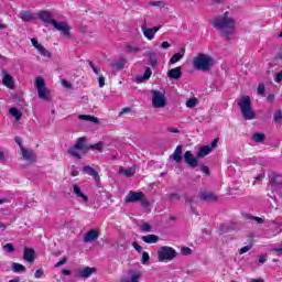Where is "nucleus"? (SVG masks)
Masks as SVG:
<instances>
[{
  "mask_svg": "<svg viewBox=\"0 0 282 282\" xmlns=\"http://www.w3.org/2000/svg\"><path fill=\"white\" fill-rule=\"evenodd\" d=\"M213 25L223 39L232 41L235 32H237V22L230 17V12L226 11L224 14L214 18Z\"/></svg>",
  "mask_w": 282,
  "mask_h": 282,
  "instance_id": "nucleus-1",
  "label": "nucleus"
},
{
  "mask_svg": "<svg viewBox=\"0 0 282 282\" xmlns=\"http://www.w3.org/2000/svg\"><path fill=\"white\" fill-rule=\"evenodd\" d=\"M213 64V57L204 53H198L197 56L193 58V67L198 72H209Z\"/></svg>",
  "mask_w": 282,
  "mask_h": 282,
  "instance_id": "nucleus-2",
  "label": "nucleus"
},
{
  "mask_svg": "<svg viewBox=\"0 0 282 282\" xmlns=\"http://www.w3.org/2000/svg\"><path fill=\"white\" fill-rule=\"evenodd\" d=\"M238 107H240V111L245 120H254L257 113H254V109H252L250 96H243L240 98L238 100Z\"/></svg>",
  "mask_w": 282,
  "mask_h": 282,
  "instance_id": "nucleus-3",
  "label": "nucleus"
},
{
  "mask_svg": "<svg viewBox=\"0 0 282 282\" xmlns=\"http://www.w3.org/2000/svg\"><path fill=\"white\" fill-rule=\"evenodd\" d=\"M127 204H135V202H140L143 208H149L151 206V202L142 192L130 191L126 196Z\"/></svg>",
  "mask_w": 282,
  "mask_h": 282,
  "instance_id": "nucleus-4",
  "label": "nucleus"
},
{
  "mask_svg": "<svg viewBox=\"0 0 282 282\" xmlns=\"http://www.w3.org/2000/svg\"><path fill=\"white\" fill-rule=\"evenodd\" d=\"M175 257H177V251H175V249L169 246L161 247L160 250L158 251V259L160 263L164 261H173Z\"/></svg>",
  "mask_w": 282,
  "mask_h": 282,
  "instance_id": "nucleus-5",
  "label": "nucleus"
},
{
  "mask_svg": "<svg viewBox=\"0 0 282 282\" xmlns=\"http://www.w3.org/2000/svg\"><path fill=\"white\" fill-rule=\"evenodd\" d=\"M35 87L41 100H47L50 98V90L45 87V79L43 77L39 76L35 78Z\"/></svg>",
  "mask_w": 282,
  "mask_h": 282,
  "instance_id": "nucleus-6",
  "label": "nucleus"
},
{
  "mask_svg": "<svg viewBox=\"0 0 282 282\" xmlns=\"http://www.w3.org/2000/svg\"><path fill=\"white\" fill-rule=\"evenodd\" d=\"M152 105L154 109H162L166 107V97L159 90H152Z\"/></svg>",
  "mask_w": 282,
  "mask_h": 282,
  "instance_id": "nucleus-7",
  "label": "nucleus"
},
{
  "mask_svg": "<svg viewBox=\"0 0 282 282\" xmlns=\"http://www.w3.org/2000/svg\"><path fill=\"white\" fill-rule=\"evenodd\" d=\"M128 278H122L121 282H140L142 279V271L138 269L128 270Z\"/></svg>",
  "mask_w": 282,
  "mask_h": 282,
  "instance_id": "nucleus-8",
  "label": "nucleus"
},
{
  "mask_svg": "<svg viewBox=\"0 0 282 282\" xmlns=\"http://www.w3.org/2000/svg\"><path fill=\"white\" fill-rule=\"evenodd\" d=\"M217 144H219V139H214L209 145L202 147L197 153L198 158H206L213 149H217Z\"/></svg>",
  "mask_w": 282,
  "mask_h": 282,
  "instance_id": "nucleus-9",
  "label": "nucleus"
},
{
  "mask_svg": "<svg viewBox=\"0 0 282 282\" xmlns=\"http://www.w3.org/2000/svg\"><path fill=\"white\" fill-rule=\"evenodd\" d=\"M184 162L189 165L191 169H197V166H199V160H197L191 151H186L184 153Z\"/></svg>",
  "mask_w": 282,
  "mask_h": 282,
  "instance_id": "nucleus-10",
  "label": "nucleus"
},
{
  "mask_svg": "<svg viewBox=\"0 0 282 282\" xmlns=\"http://www.w3.org/2000/svg\"><path fill=\"white\" fill-rule=\"evenodd\" d=\"M52 25L53 28H55V30L62 32L64 36H69V30H72V28L69 26V24H67V22H57L55 20Z\"/></svg>",
  "mask_w": 282,
  "mask_h": 282,
  "instance_id": "nucleus-11",
  "label": "nucleus"
},
{
  "mask_svg": "<svg viewBox=\"0 0 282 282\" xmlns=\"http://www.w3.org/2000/svg\"><path fill=\"white\" fill-rule=\"evenodd\" d=\"M21 153H22L23 160L29 162V164H34V162H36V153H34L32 150L21 147Z\"/></svg>",
  "mask_w": 282,
  "mask_h": 282,
  "instance_id": "nucleus-12",
  "label": "nucleus"
},
{
  "mask_svg": "<svg viewBox=\"0 0 282 282\" xmlns=\"http://www.w3.org/2000/svg\"><path fill=\"white\" fill-rule=\"evenodd\" d=\"M271 188L272 191H275V193H279L282 188V175L281 174H273V177L271 178Z\"/></svg>",
  "mask_w": 282,
  "mask_h": 282,
  "instance_id": "nucleus-13",
  "label": "nucleus"
},
{
  "mask_svg": "<svg viewBox=\"0 0 282 282\" xmlns=\"http://www.w3.org/2000/svg\"><path fill=\"white\" fill-rule=\"evenodd\" d=\"M100 237V232L96 229L89 230L83 238L84 243H94Z\"/></svg>",
  "mask_w": 282,
  "mask_h": 282,
  "instance_id": "nucleus-14",
  "label": "nucleus"
},
{
  "mask_svg": "<svg viewBox=\"0 0 282 282\" xmlns=\"http://www.w3.org/2000/svg\"><path fill=\"white\" fill-rule=\"evenodd\" d=\"M80 279H89L91 274H96V268L85 267L77 270Z\"/></svg>",
  "mask_w": 282,
  "mask_h": 282,
  "instance_id": "nucleus-15",
  "label": "nucleus"
},
{
  "mask_svg": "<svg viewBox=\"0 0 282 282\" xmlns=\"http://www.w3.org/2000/svg\"><path fill=\"white\" fill-rule=\"evenodd\" d=\"M39 18L43 23H50L51 25H54V22L56 21L54 20V13L50 11H41Z\"/></svg>",
  "mask_w": 282,
  "mask_h": 282,
  "instance_id": "nucleus-16",
  "label": "nucleus"
},
{
  "mask_svg": "<svg viewBox=\"0 0 282 282\" xmlns=\"http://www.w3.org/2000/svg\"><path fill=\"white\" fill-rule=\"evenodd\" d=\"M36 254V252L34 251L33 248H28L25 247L23 249V259L24 261H26V263H32L34 261V256Z\"/></svg>",
  "mask_w": 282,
  "mask_h": 282,
  "instance_id": "nucleus-17",
  "label": "nucleus"
},
{
  "mask_svg": "<svg viewBox=\"0 0 282 282\" xmlns=\"http://www.w3.org/2000/svg\"><path fill=\"white\" fill-rule=\"evenodd\" d=\"M87 139L85 137H80L77 139L76 143L74 144V148L77 149V151H89V145H87Z\"/></svg>",
  "mask_w": 282,
  "mask_h": 282,
  "instance_id": "nucleus-18",
  "label": "nucleus"
},
{
  "mask_svg": "<svg viewBox=\"0 0 282 282\" xmlns=\"http://www.w3.org/2000/svg\"><path fill=\"white\" fill-rule=\"evenodd\" d=\"M167 77L173 78L174 80H180V78H182V67L177 66L175 68H171L167 72Z\"/></svg>",
  "mask_w": 282,
  "mask_h": 282,
  "instance_id": "nucleus-19",
  "label": "nucleus"
},
{
  "mask_svg": "<svg viewBox=\"0 0 282 282\" xmlns=\"http://www.w3.org/2000/svg\"><path fill=\"white\" fill-rule=\"evenodd\" d=\"M84 173H86V175H90L91 177H94L95 182H100V175H98V173L96 172V170H94V167L91 166H84L83 167Z\"/></svg>",
  "mask_w": 282,
  "mask_h": 282,
  "instance_id": "nucleus-20",
  "label": "nucleus"
},
{
  "mask_svg": "<svg viewBox=\"0 0 282 282\" xmlns=\"http://www.w3.org/2000/svg\"><path fill=\"white\" fill-rule=\"evenodd\" d=\"M184 54H186V48L181 47V53H175L171 59H170V65H175V63H180L182 58H184Z\"/></svg>",
  "mask_w": 282,
  "mask_h": 282,
  "instance_id": "nucleus-21",
  "label": "nucleus"
},
{
  "mask_svg": "<svg viewBox=\"0 0 282 282\" xmlns=\"http://www.w3.org/2000/svg\"><path fill=\"white\" fill-rule=\"evenodd\" d=\"M199 198L203 199V202H217L218 199V197L210 192L200 193Z\"/></svg>",
  "mask_w": 282,
  "mask_h": 282,
  "instance_id": "nucleus-22",
  "label": "nucleus"
},
{
  "mask_svg": "<svg viewBox=\"0 0 282 282\" xmlns=\"http://www.w3.org/2000/svg\"><path fill=\"white\" fill-rule=\"evenodd\" d=\"M2 83H3L4 87H8V89H14V80L12 79L10 74L4 73Z\"/></svg>",
  "mask_w": 282,
  "mask_h": 282,
  "instance_id": "nucleus-23",
  "label": "nucleus"
},
{
  "mask_svg": "<svg viewBox=\"0 0 282 282\" xmlns=\"http://www.w3.org/2000/svg\"><path fill=\"white\" fill-rule=\"evenodd\" d=\"M152 74L153 72H151V68L147 67L143 75L137 76L135 82L139 84L144 83V80H149V78H151Z\"/></svg>",
  "mask_w": 282,
  "mask_h": 282,
  "instance_id": "nucleus-24",
  "label": "nucleus"
},
{
  "mask_svg": "<svg viewBox=\"0 0 282 282\" xmlns=\"http://www.w3.org/2000/svg\"><path fill=\"white\" fill-rule=\"evenodd\" d=\"M173 160L176 164H182V145H177L172 154Z\"/></svg>",
  "mask_w": 282,
  "mask_h": 282,
  "instance_id": "nucleus-25",
  "label": "nucleus"
},
{
  "mask_svg": "<svg viewBox=\"0 0 282 282\" xmlns=\"http://www.w3.org/2000/svg\"><path fill=\"white\" fill-rule=\"evenodd\" d=\"M73 193L76 195V197H82V199H84L86 204L87 202H89V198L87 197V195H85L83 191H80V187L77 184L73 185Z\"/></svg>",
  "mask_w": 282,
  "mask_h": 282,
  "instance_id": "nucleus-26",
  "label": "nucleus"
},
{
  "mask_svg": "<svg viewBox=\"0 0 282 282\" xmlns=\"http://www.w3.org/2000/svg\"><path fill=\"white\" fill-rule=\"evenodd\" d=\"M141 30L143 32V36H145L148 41H153V39H155V33L153 32V29H149L145 25H142Z\"/></svg>",
  "mask_w": 282,
  "mask_h": 282,
  "instance_id": "nucleus-27",
  "label": "nucleus"
},
{
  "mask_svg": "<svg viewBox=\"0 0 282 282\" xmlns=\"http://www.w3.org/2000/svg\"><path fill=\"white\" fill-rule=\"evenodd\" d=\"M11 270L12 272H14L15 274H21L23 272H26L25 265L19 263V262H13L11 264Z\"/></svg>",
  "mask_w": 282,
  "mask_h": 282,
  "instance_id": "nucleus-28",
  "label": "nucleus"
},
{
  "mask_svg": "<svg viewBox=\"0 0 282 282\" xmlns=\"http://www.w3.org/2000/svg\"><path fill=\"white\" fill-rule=\"evenodd\" d=\"M142 241H144V243H158L160 241V237H158L156 235H148V236H143L141 237Z\"/></svg>",
  "mask_w": 282,
  "mask_h": 282,
  "instance_id": "nucleus-29",
  "label": "nucleus"
},
{
  "mask_svg": "<svg viewBox=\"0 0 282 282\" xmlns=\"http://www.w3.org/2000/svg\"><path fill=\"white\" fill-rule=\"evenodd\" d=\"M78 120H85L86 122H94L95 124H100L98 118L89 115H79Z\"/></svg>",
  "mask_w": 282,
  "mask_h": 282,
  "instance_id": "nucleus-30",
  "label": "nucleus"
},
{
  "mask_svg": "<svg viewBox=\"0 0 282 282\" xmlns=\"http://www.w3.org/2000/svg\"><path fill=\"white\" fill-rule=\"evenodd\" d=\"M119 173H123L126 177H133V175H135V166H132L130 169L120 167Z\"/></svg>",
  "mask_w": 282,
  "mask_h": 282,
  "instance_id": "nucleus-31",
  "label": "nucleus"
},
{
  "mask_svg": "<svg viewBox=\"0 0 282 282\" xmlns=\"http://www.w3.org/2000/svg\"><path fill=\"white\" fill-rule=\"evenodd\" d=\"M9 113H11V116L13 118H15V120L19 122V120H21V118H23V112H21V110L17 109V108H10L9 109Z\"/></svg>",
  "mask_w": 282,
  "mask_h": 282,
  "instance_id": "nucleus-32",
  "label": "nucleus"
},
{
  "mask_svg": "<svg viewBox=\"0 0 282 282\" xmlns=\"http://www.w3.org/2000/svg\"><path fill=\"white\" fill-rule=\"evenodd\" d=\"M77 151L78 149L73 145V148H69L67 150V154L72 155V158H75L76 160H83V155H80V153H78Z\"/></svg>",
  "mask_w": 282,
  "mask_h": 282,
  "instance_id": "nucleus-33",
  "label": "nucleus"
},
{
  "mask_svg": "<svg viewBox=\"0 0 282 282\" xmlns=\"http://www.w3.org/2000/svg\"><path fill=\"white\" fill-rule=\"evenodd\" d=\"M252 141L261 143L265 141V134L263 132H256L252 134Z\"/></svg>",
  "mask_w": 282,
  "mask_h": 282,
  "instance_id": "nucleus-34",
  "label": "nucleus"
},
{
  "mask_svg": "<svg viewBox=\"0 0 282 282\" xmlns=\"http://www.w3.org/2000/svg\"><path fill=\"white\" fill-rule=\"evenodd\" d=\"M124 65H127V59H124V57H120L118 62L112 64V67H115V69H124Z\"/></svg>",
  "mask_w": 282,
  "mask_h": 282,
  "instance_id": "nucleus-35",
  "label": "nucleus"
},
{
  "mask_svg": "<svg viewBox=\"0 0 282 282\" xmlns=\"http://www.w3.org/2000/svg\"><path fill=\"white\" fill-rule=\"evenodd\" d=\"M20 18L22 19V21H32V19H34V17L32 15V13H30V11H21L20 13Z\"/></svg>",
  "mask_w": 282,
  "mask_h": 282,
  "instance_id": "nucleus-36",
  "label": "nucleus"
},
{
  "mask_svg": "<svg viewBox=\"0 0 282 282\" xmlns=\"http://www.w3.org/2000/svg\"><path fill=\"white\" fill-rule=\"evenodd\" d=\"M151 261V256H149V252L143 251L141 256V263L142 265H149V262Z\"/></svg>",
  "mask_w": 282,
  "mask_h": 282,
  "instance_id": "nucleus-37",
  "label": "nucleus"
},
{
  "mask_svg": "<svg viewBox=\"0 0 282 282\" xmlns=\"http://www.w3.org/2000/svg\"><path fill=\"white\" fill-rule=\"evenodd\" d=\"M104 147H105V143L98 142V143H95V144H89L88 149H90L91 151H102Z\"/></svg>",
  "mask_w": 282,
  "mask_h": 282,
  "instance_id": "nucleus-38",
  "label": "nucleus"
},
{
  "mask_svg": "<svg viewBox=\"0 0 282 282\" xmlns=\"http://www.w3.org/2000/svg\"><path fill=\"white\" fill-rule=\"evenodd\" d=\"M37 52H39V54H41V56H44V58H52V53L43 46L40 47V50Z\"/></svg>",
  "mask_w": 282,
  "mask_h": 282,
  "instance_id": "nucleus-39",
  "label": "nucleus"
},
{
  "mask_svg": "<svg viewBox=\"0 0 282 282\" xmlns=\"http://www.w3.org/2000/svg\"><path fill=\"white\" fill-rule=\"evenodd\" d=\"M245 219H251V221H257V224H263V218L257 217V216H252L250 214H246L245 215Z\"/></svg>",
  "mask_w": 282,
  "mask_h": 282,
  "instance_id": "nucleus-40",
  "label": "nucleus"
},
{
  "mask_svg": "<svg viewBox=\"0 0 282 282\" xmlns=\"http://www.w3.org/2000/svg\"><path fill=\"white\" fill-rule=\"evenodd\" d=\"M197 106V98H191L186 101V107L187 109H193L194 107Z\"/></svg>",
  "mask_w": 282,
  "mask_h": 282,
  "instance_id": "nucleus-41",
  "label": "nucleus"
},
{
  "mask_svg": "<svg viewBox=\"0 0 282 282\" xmlns=\"http://www.w3.org/2000/svg\"><path fill=\"white\" fill-rule=\"evenodd\" d=\"M2 248L6 252H14V245L12 242L4 245Z\"/></svg>",
  "mask_w": 282,
  "mask_h": 282,
  "instance_id": "nucleus-42",
  "label": "nucleus"
},
{
  "mask_svg": "<svg viewBox=\"0 0 282 282\" xmlns=\"http://www.w3.org/2000/svg\"><path fill=\"white\" fill-rule=\"evenodd\" d=\"M31 43H32L33 47H35V50H37V51H40L41 47L43 46V45H41V44L39 43V40H36V37H32V39H31Z\"/></svg>",
  "mask_w": 282,
  "mask_h": 282,
  "instance_id": "nucleus-43",
  "label": "nucleus"
},
{
  "mask_svg": "<svg viewBox=\"0 0 282 282\" xmlns=\"http://www.w3.org/2000/svg\"><path fill=\"white\" fill-rule=\"evenodd\" d=\"M273 120H274V122H281V120H282V111L281 110L275 111V113L273 116Z\"/></svg>",
  "mask_w": 282,
  "mask_h": 282,
  "instance_id": "nucleus-44",
  "label": "nucleus"
},
{
  "mask_svg": "<svg viewBox=\"0 0 282 282\" xmlns=\"http://www.w3.org/2000/svg\"><path fill=\"white\" fill-rule=\"evenodd\" d=\"M149 6L164 8L165 3H164V1H152V2H149Z\"/></svg>",
  "mask_w": 282,
  "mask_h": 282,
  "instance_id": "nucleus-45",
  "label": "nucleus"
},
{
  "mask_svg": "<svg viewBox=\"0 0 282 282\" xmlns=\"http://www.w3.org/2000/svg\"><path fill=\"white\" fill-rule=\"evenodd\" d=\"M250 250H252V245H248L246 247H242L240 250H239V254H246V252H250Z\"/></svg>",
  "mask_w": 282,
  "mask_h": 282,
  "instance_id": "nucleus-46",
  "label": "nucleus"
},
{
  "mask_svg": "<svg viewBox=\"0 0 282 282\" xmlns=\"http://www.w3.org/2000/svg\"><path fill=\"white\" fill-rule=\"evenodd\" d=\"M193 250L188 247H183L181 249V253L184 254L185 257H188V254H192Z\"/></svg>",
  "mask_w": 282,
  "mask_h": 282,
  "instance_id": "nucleus-47",
  "label": "nucleus"
},
{
  "mask_svg": "<svg viewBox=\"0 0 282 282\" xmlns=\"http://www.w3.org/2000/svg\"><path fill=\"white\" fill-rule=\"evenodd\" d=\"M150 65H158V61L155 59V53H149Z\"/></svg>",
  "mask_w": 282,
  "mask_h": 282,
  "instance_id": "nucleus-48",
  "label": "nucleus"
},
{
  "mask_svg": "<svg viewBox=\"0 0 282 282\" xmlns=\"http://www.w3.org/2000/svg\"><path fill=\"white\" fill-rule=\"evenodd\" d=\"M258 94L259 96H263L265 94V85L263 84L258 85Z\"/></svg>",
  "mask_w": 282,
  "mask_h": 282,
  "instance_id": "nucleus-49",
  "label": "nucleus"
},
{
  "mask_svg": "<svg viewBox=\"0 0 282 282\" xmlns=\"http://www.w3.org/2000/svg\"><path fill=\"white\" fill-rule=\"evenodd\" d=\"M45 273V271L43 269H37L34 273V278L35 279H41L43 276V274Z\"/></svg>",
  "mask_w": 282,
  "mask_h": 282,
  "instance_id": "nucleus-50",
  "label": "nucleus"
},
{
  "mask_svg": "<svg viewBox=\"0 0 282 282\" xmlns=\"http://www.w3.org/2000/svg\"><path fill=\"white\" fill-rule=\"evenodd\" d=\"M126 52H134V53H137V52H140V47L128 45L126 47Z\"/></svg>",
  "mask_w": 282,
  "mask_h": 282,
  "instance_id": "nucleus-51",
  "label": "nucleus"
},
{
  "mask_svg": "<svg viewBox=\"0 0 282 282\" xmlns=\"http://www.w3.org/2000/svg\"><path fill=\"white\" fill-rule=\"evenodd\" d=\"M141 230L143 231V232H151V225H149V224H143L142 226H141Z\"/></svg>",
  "mask_w": 282,
  "mask_h": 282,
  "instance_id": "nucleus-52",
  "label": "nucleus"
},
{
  "mask_svg": "<svg viewBox=\"0 0 282 282\" xmlns=\"http://www.w3.org/2000/svg\"><path fill=\"white\" fill-rule=\"evenodd\" d=\"M132 247L134 248V250L139 253L142 252L143 248L142 246L138 245V242H132Z\"/></svg>",
  "mask_w": 282,
  "mask_h": 282,
  "instance_id": "nucleus-53",
  "label": "nucleus"
},
{
  "mask_svg": "<svg viewBox=\"0 0 282 282\" xmlns=\"http://www.w3.org/2000/svg\"><path fill=\"white\" fill-rule=\"evenodd\" d=\"M70 176L72 177H78V170H76L75 166L70 167Z\"/></svg>",
  "mask_w": 282,
  "mask_h": 282,
  "instance_id": "nucleus-54",
  "label": "nucleus"
},
{
  "mask_svg": "<svg viewBox=\"0 0 282 282\" xmlns=\"http://www.w3.org/2000/svg\"><path fill=\"white\" fill-rule=\"evenodd\" d=\"M65 263H67V258H63L62 260H59V261L55 264V268H61V265H65Z\"/></svg>",
  "mask_w": 282,
  "mask_h": 282,
  "instance_id": "nucleus-55",
  "label": "nucleus"
},
{
  "mask_svg": "<svg viewBox=\"0 0 282 282\" xmlns=\"http://www.w3.org/2000/svg\"><path fill=\"white\" fill-rule=\"evenodd\" d=\"M281 80H282V70L275 74V77H274L275 83H281Z\"/></svg>",
  "mask_w": 282,
  "mask_h": 282,
  "instance_id": "nucleus-56",
  "label": "nucleus"
},
{
  "mask_svg": "<svg viewBox=\"0 0 282 282\" xmlns=\"http://www.w3.org/2000/svg\"><path fill=\"white\" fill-rule=\"evenodd\" d=\"M174 199L180 200V194L177 193L170 194V202H173Z\"/></svg>",
  "mask_w": 282,
  "mask_h": 282,
  "instance_id": "nucleus-57",
  "label": "nucleus"
},
{
  "mask_svg": "<svg viewBox=\"0 0 282 282\" xmlns=\"http://www.w3.org/2000/svg\"><path fill=\"white\" fill-rule=\"evenodd\" d=\"M200 171H202L203 173H205L206 175H210V170H209L208 166H206V165H203V166L200 167Z\"/></svg>",
  "mask_w": 282,
  "mask_h": 282,
  "instance_id": "nucleus-58",
  "label": "nucleus"
},
{
  "mask_svg": "<svg viewBox=\"0 0 282 282\" xmlns=\"http://www.w3.org/2000/svg\"><path fill=\"white\" fill-rule=\"evenodd\" d=\"M268 261V254H261L259 257V263H265Z\"/></svg>",
  "mask_w": 282,
  "mask_h": 282,
  "instance_id": "nucleus-59",
  "label": "nucleus"
},
{
  "mask_svg": "<svg viewBox=\"0 0 282 282\" xmlns=\"http://www.w3.org/2000/svg\"><path fill=\"white\" fill-rule=\"evenodd\" d=\"M185 202L187 204H193V202H195V197H193V196H185Z\"/></svg>",
  "mask_w": 282,
  "mask_h": 282,
  "instance_id": "nucleus-60",
  "label": "nucleus"
},
{
  "mask_svg": "<svg viewBox=\"0 0 282 282\" xmlns=\"http://www.w3.org/2000/svg\"><path fill=\"white\" fill-rule=\"evenodd\" d=\"M161 47L163 50H169V47H171V44L169 42H162Z\"/></svg>",
  "mask_w": 282,
  "mask_h": 282,
  "instance_id": "nucleus-61",
  "label": "nucleus"
},
{
  "mask_svg": "<svg viewBox=\"0 0 282 282\" xmlns=\"http://www.w3.org/2000/svg\"><path fill=\"white\" fill-rule=\"evenodd\" d=\"M98 80H99V87H100V88L105 87V78H104L102 76H100V77L98 78Z\"/></svg>",
  "mask_w": 282,
  "mask_h": 282,
  "instance_id": "nucleus-62",
  "label": "nucleus"
},
{
  "mask_svg": "<svg viewBox=\"0 0 282 282\" xmlns=\"http://www.w3.org/2000/svg\"><path fill=\"white\" fill-rule=\"evenodd\" d=\"M14 141H15V143L20 147V150H21V147H23V143H21V138L15 137V138H14Z\"/></svg>",
  "mask_w": 282,
  "mask_h": 282,
  "instance_id": "nucleus-63",
  "label": "nucleus"
},
{
  "mask_svg": "<svg viewBox=\"0 0 282 282\" xmlns=\"http://www.w3.org/2000/svg\"><path fill=\"white\" fill-rule=\"evenodd\" d=\"M62 274H64V276H69V274H72V271H69L68 269H63Z\"/></svg>",
  "mask_w": 282,
  "mask_h": 282,
  "instance_id": "nucleus-64",
  "label": "nucleus"
}]
</instances>
